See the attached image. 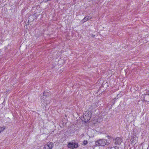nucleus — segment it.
<instances>
[{
    "mask_svg": "<svg viewBox=\"0 0 149 149\" xmlns=\"http://www.w3.org/2000/svg\"><path fill=\"white\" fill-rule=\"evenodd\" d=\"M109 143L107 142L106 139H100L97 140L95 142L96 146H104L105 145H108Z\"/></svg>",
    "mask_w": 149,
    "mask_h": 149,
    "instance_id": "nucleus-1",
    "label": "nucleus"
},
{
    "mask_svg": "<svg viewBox=\"0 0 149 149\" xmlns=\"http://www.w3.org/2000/svg\"><path fill=\"white\" fill-rule=\"evenodd\" d=\"M68 148L71 149L76 148L78 147V144L77 143L75 142H69L68 145Z\"/></svg>",
    "mask_w": 149,
    "mask_h": 149,
    "instance_id": "nucleus-2",
    "label": "nucleus"
},
{
    "mask_svg": "<svg viewBox=\"0 0 149 149\" xmlns=\"http://www.w3.org/2000/svg\"><path fill=\"white\" fill-rule=\"evenodd\" d=\"M122 139V137H117L116 138H115L114 139H113V140L115 141V144L120 145L121 144V143L123 141Z\"/></svg>",
    "mask_w": 149,
    "mask_h": 149,
    "instance_id": "nucleus-3",
    "label": "nucleus"
},
{
    "mask_svg": "<svg viewBox=\"0 0 149 149\" xmlns=\"http://www.w3.org/2000/svg\"><path fill=\"white\" fill-rule=\"evenodd\" d=\"M143 101L145 102H149V95H147L146 94H143L141 97Z\"/></svg>",
    "mask_w": 149,
    "mask_h": 149,
    "instance_id": "nucleus-4",
    "label": "nucleus"
},
{
    "mask_svg": "<svg viewBox=\"0 0 149 149\" xmlns=\"http://www.w3.org/2000/svg\"><path fill=\"white\" fill-rule=\"evenodd\" d=\"M53 145L52 143L51 142L49 144H47L45 145L44 148L45 149H52V145Z\"/></svg>",
    "mask_w": 149,
    "mask_h": 149,
    "instance_id": "nucleus-5",
    "label": "nucleus"
},
{
    "mask_svg": "<svg viewBox=\"0 0 149 149\" xmlns=\"http://www.w3.org/2000/svg\"><path fill=\"white\" fill-rule=\"evenodd\" d=\"M91 19L92 17L91 16H85L82 20L84 21V22H86L89 19Z\"/></svg>",
    "mask_w": 149,
    "mask_h": 149,
    "instance_id": "nucleus-6",
    "label": "nucleus"
},
{
    "mask_svg": "<svg viewBox=\"0 0 149 149\" xmlns=\"http://www.w3.org/2000/svg\"><path fill=\"white\" fill-rule=\"evenodd\" d=\"M86 117V116H85V117L84 116V117L83 118L82 117L81 118V119L83 121L85 122V123L87 122L88 121V120L89 119V118L87 119L85 118V117Z\"/></svg>",
    "mask_w": 149,
    "mask_h": 149,
    "instance_id": "nucleus-7",
    "label": "nucleus"
},
{
    "mask_svg": "<svg viewBox=\"0 0 149 149\" xmlns=\"http://www.w3.org/2000/svg\"><path fill=\"white\" fill-rule=\"evenodd\" d=\"M49 93L47 92H44L43 93V96H45L46 97L49 96Z\"/></svg>",
    "mask_w": 149,
    "mask_h": 149,
    "instance_id": "nucleus-8",
    "label": "nucleus"
},
{
    "mask_svg": "<svg viewBox=\"0 0 149 149\" xmlns=\"http://www.w3.org/2000/svg\"><path fill=\"white\" fill-rule=\"evenodd\" d=\"M88 143V142L87 141L84 140L83 142V143L84 144V145H86Z\"/></svg>",
    "mask_w": 149,
    "mask_h": 149,
    "instance_id": "nucleus-9",
    "label": "nucleus"
},
{
    "mask_svg": "<svg viewBox=\"0 0 149 149\" xmlns=\"http://www.w3.org/2000/svg\"><path fill=\"white\" fill-rule=\"evenodd\" d=\"M107 149H116L115 148H114V146L113 147H110L108 148Z\"/></svg>",
    "mask_w": 149,
    "mask_h": 149,
    "instance_id": "nucleus-10",
    "label": "nucleus"
},
{
    "mask_svg": "<svg viewBox=\"0 0 149 149\" xmlns=\"http://www.w3.org/2000/svg\"><path fill=\"white\" fill-rule=\"evenodd\" d=\"M135 141L134 139H132L131 141V143H135Z\"/></svg>",
    "mask_w": 149,
    "mask_h": 149,
    "instance_id": "nucleus-11",
    "label": "nucleus"
},
{
    "mask_svg": "<svg viewBox=\"0 0 149 149\" xmlns=\"http://www.w3.org/2000/svg\"><path fill=\"white\" fill-rule=\"evenodd\" d=\"M107 137H108H108H110V136H109V135H107Z\"/></svg>",
    "mask_w": 149,
    "mask_h": 149,
    "instance_id": "nucleus-12",
    "label": "nucleus"
}]
</instances>
